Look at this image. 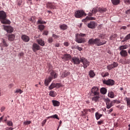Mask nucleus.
Segmentation results:
<instances>
[{"label":"nucleus","mask_w":130,"mask_h":130,"mask_svg":"<svg viewBox=\"0 0 130 130\" xmlns=\"http://www.w3.org/2000/svg\"><path fill=\"white\" fill-rule=\"evenodd\" d=\"M99 95H100V93L99 92V88L96 86L92 87L91 89L90 95L94 96L92 98V101H94V102L99 101V98H100Z\"/></svg>","instance_id":"nucleus-1"},{"label":"nucleus","mask_w":130,"mask_h":130,"mask_svg":"<svg viewBox=\"0 0 130 130\" xmlns=\"http://www.w3.org/2000/svg\"><path fill=\"white\" fill-rule=\"evenodd\" d=\"M106 43V42L101 41V40L99 38H91L88 41V44L89 45H94V44H95V45L97 46H101V45H104V44Z\"/></svg>","instance_id":"nucleus-2"},{"label":"nucleus","mask_w":130,"mask_h":130,"mask_svg":"<svg viewBox=\"0 0 130 130\" xmlns=\"http://www.w3.org/2000/svg\"><path fill=\"white\" fill-rule=\"evenodd\" d=\"M7 15L4 11H0V20L2 24H10V21L6 19Z\"/></svg>","instance_id":"nucleus-3"},{"label":"nucleus","mask_w":130,"mask_h":130,"mask_svg":"<svg viewBox=\"0 0 130 130\" xmlns=\"http://www.w3.org/2000/svg\"><path fill=\"white\" fill-rule=\"evenodd\" d=\"M80 61L82 62L84 69H87L90 66V62L85 58L80 57Z\"/></svg>","instance_id":"nucleus-4"},{"label":"nucleus","mask_w":130,"mask_h":130,"mask_svg":"<svg viewBox=\"0 0 130 130\" xmlns=\"http://www.w3.org/2000/svg\"><path fill=\"white\" fill-rule=\"evenodd\" d=\"M83 16H86V13L83 10H78L75 14V16L76 18H82Z\"/></svg>","instance_id":"nucleus-5"},{"label":"nucleus","mask_w":130,"mask_h":130,"mask_svg":"<svg viewBox=\"0 0 130 130\" xmlns=\"http://www.w3.org/2000/svg\"><path fill=\"white\" fill-rule=\"evenodd\" d=\"M75 41L77 43H85V42H86L85 38H82L78 35H76Z\"/></svg>","instance_id":"nucleus-6"},{"label":"nucleus","mask_w":130,"mask_h":130,"mask_svg":"<svg viewBox=\"0 0 130 130\" xmlns=\"http://www.w3.org/2000/svg\"><path fill=\"white\" fill-rule=\"evenodd\" d=\"M103 84H104L105 85H107V86H113V85H114V83H115V81L111 79H109L107 80H103Z\"/></svg>","instance_id":"nucleus-7"},{"label":"nucleus","mask_w":130,"mask_h":130,"mask_svg":"<svg viewBox=\"0 0 130 130\" xmlns=\"http://www.w3.org/2000/svg\"><path fill=\"white\" fill-rule=\"evenodd\" d=\"M61 86V84L60 83H55L53 82L49 87V90H52L53 89H54V88H60Z\"/></svg>","instance_id":"nucleus-8"},{"label":"nucleus","mask_w":130,"mask_h":130,"mask_svg":"<svg viewBox=\"0 0 130 130\" xmlns=\"http://www.w3.org/2000/svg\"><path fill=\"white\" fill-rule=\"evenodd\" d=\"M106 108L110 109V108H111L112 106H113V102H110V100H109V99H107L106 100Z\"/></svg>","instance_id":"nucleus-9"},{"label":"nucleus","mask_w":130,"mask_h":130,"mask_svg":"<svg viewBox=\"0 0 130 130\" xmlns=\"http://www.w3.org/2000/svg\"><path fill=\"white\" fill-rule=\"evenodd\" d=\"M40 46L38 44L35 43L32 44V49L34 52H36L37 50H40Z\"/></svg>","instance_id":"nucleus-10"},{"label":"nucleus","mask_w":130,"mask_h":130,"mask_svg":"<svg viewBox=\"0 0 130 130\" xmlns=\"http://www.w3.org/2000/svg\"><path fill=\"white\" fill-rule=\"evenodd\" d=\"M96 26H97V23L94 21H90V23L87 24V27L90 29H95Z\"/></svg>","instance_id":"nucleus-11"},{"label":"nucleus","mask_w":130,"mask_h":130,"mask_svg":"<svg viewBox=\"0 0 130 130\" xmlns=\"http://www.w3.org/2000/svg\"><path fill=\"white\" fill-rule=\"evenodd\" d=\"M71 58H72V56H71L70 54H64L61 57V59H63V60H64V61L70 60V59H71Z\"/></svg>","instance_id":"nucleus-12"},{"label":"nucleus","mask_w":130,"mask_h":130,"mask_svg":"<svg viewBox=\"0 0 130 130\" xmlns=\"http://www.w3.org/2000/svg\"><path fill=\"white\" fill-rule=\"evenodd\" d=\"M118 66V63L117 62H114L112 64H109L107 66V69L109 71L112 70V69H114V68H116Z\"/></svg>","instance_id":"nucleus-13"},{"label":"nucleus","mask_w":130,"mask_h":130,"mask_svg":"<svg viewBox=\"0 0 130 130\" xmlns=\"http://www.w3.org/2000/svg\"><path fill=\"white\" fill-rule=\"evenodd\" d=\"M4 29L7 31V33H12L14 31V28L10 25L4 26Z\"/></svg>","instance_id":"nucleus-14"},{"label":"nucleus","mask_w":130,"mask_h":130,"mask_svg":"<svg viewBox=\"0 0 130 130\" xmlns=\"http://www.w3.org/2000/svg\"><path fill=\"white\" fill-rule=\"evenodd\" d=\"M0 46L1 47H8V46H9V43H7V41L5 40V39H2Z\"/></svg>","instance_id":"nucleus-15"},{"label":"nucleus","mask_w":130,"mask_h":130,"mask_svg":"<svg viewBox=\"0 0 130 130\" xmlns=\"http://www.w3.org/2000/svg\"><path fill=\"white\" fill-rule=\"evenodd\" d=\"M49 78L51 79V80H53V79H56V78H57V74H56L54 71H52L50 73V76Z\"/></svg>","instance_id":"nucleus-16"},{"label":"nucleus","mask_w":130,"mask_h":130,"mask_svg":"<svg viewBox=\"0 0 130 130\" xmlns=\"http://www.w3.org/2000/svg\"><path fill=\"white\" fill-rule=\"evenodd\" d=\"M21 39L24 42H29V41H30V38L26 35H23L21 36Z\"/></svg>","instance_id":"nucleus-17"},{"label":"nucleus","mask_w":130,"mask_h":130,"mask_svg":"<svg viewBox=\"0 0 130 130\" xmlns=\"http://www.w3.org/2000/svg\"><path fill=\"white\" fill-rule=\"evenodd\" d=\"M93 13H88V16H87L85 18V21H87V20H89L90 21H92V20H96V18H95L94 17H92L91 16H93Z\"/></svg>","instance_id":"nucleus-18"},{"label":"nucleus","mask_w":130,"mask_h":130,"mask_svg":"<svg viewBox=\"0 0 130 130\" xmlns=\"http://www.w3.org/2000/svg\"><path fill=\"white\" fill-rule=\"evenodd\" d=\"M46 6L48 9H52L53 10L55 9V5H54V3L48 2L47 3Z\"/></svg>","instance_id":"nucleus-19"},{"label":"nucleus","mask_w":130,"mask_h":130,"mask_svg":"<svg viewBox=\"0 0 130 130\" xmlns=\"http://www.w3.org/2000/svg\"><path fill=\"white\" fill-rule=\"evenodd\" d=\"M72 60L75 64H80L81 63V59L78 57H74L72 58Z\"/></svg>","instance_id":"nucleus-20"},{"label":"nucleus","mask_w":130,"mask_h":130,"mask_svg":"<svg viewBox=\"0 0 130 130\" xmlns=\"http://www.w3.org/2000/svg\"><path fill=\"white\" fill-rule=\"evenodd\" d=\"M119 54L123 57H126V56H127V51L125 50H122L120 52Z\"/></svg>","instance_id":"nucleus-21"},{"label":"nucleus","mask_w":130,"mask_h":130,"mask_svg":"<svg viewBox=\"0 0 130 130\" xmlns=\"http://www.w3.org/2000/svg\"><path fill=\"white\" fill-rule=\"evenodd\" d=\"M37 42L41 45V46H44L45 45V42L42 39H38L37 40Z\"/></svg>","instance_id":"nucleus-22"},{"label":"nucleus","mask_w":130,"mask_h":130,"mask_svg":"<svg viewBox=\"0 0 130 130\" xmlns=\"http://www.w3.org/2000/svg\"><path fill=\"white\" fill-rule=\"evenodd\" d=\"M8 40L9 41H14L15 40V37H16V36H15V35L11 34L8 35Z\"/></svg>","instance_id":"nucleus-23"},{"label":"nucleus","mask_w":130,"mask_h":130,"mask_svg":"<svg viewBox=\"0 0 130 130\" xmlns=\"http://www.w3.org/2000/svg\"><path fill=\"white\" fill-rule=\"evenodd\" d=\"M52 103L53 106L56 107H58V106H59V105H60V103L58 101L52 100Z\"/></svg>","instance_id":"nucleus-24"},{"label":"nucleus","mask_w":130,"mask_h":130,"mask_svg":"<svg viewBox=\"0 0 130 130\" xmlns=\"http://www.w3.org/2000/svg\"><path fill=\"white\" fill-rule=\"evenodd\" d=\"M106 11H107V9H106V8L99 7L98 8V12L101 14H103V13H105Z\"/></svg>","instance_id":"nucleus-25"},{"label":"nucleus","mask_w":130,"mask_h":130,"mask_svg":"<svg viewBox=\"0 0 130 130\" xmlns=\"http://www.w3.org/2000/svg\"><path fill=\"white\" fill-rule=\"evenodd\" d=\"M37 23L38 24V25H39V24H40L41 25H43V24H46V22L42 20V18L39 17L38 18V21H37Z\"/></svg>","instance_id":"nucleus-26"},{"label":"nucleus","mask_w":130,"mask_h":130,"mask_svg":"<svg viewBox=\"0 0 130 130\" xmlns=\"http://www.w3.org/2000/svg\"><path fill=\"white\" fill-rule=\"evenodd\" d=\"M51 81H52V80L50 78L45 79L44 81V84L45 86H46L47 87L48 86V85H49V83H50Z\"/></svg>","instance_id":"nucleus-27"},{"label":"nucleus","mask_w":130,"mask_h":130,"mask_svg":"<svg viewBox=\"0 0 130 130\" xmlns=\"http://www.w3.org/2000/svg\"><path fill=\"white\" fill-rule=\"evenodd\" d=\"M111 2L114 6H117L120 3V0H111Z\"/></svg>","instance_id":"nucleus-28"},{"label":"nucleus","mask_w":130,"mask_h":130,"mask_svg":"<svg viewBox=\"0 0 130 130\" xmlns=\"http://www.w3.org/2000/svg\"><path fill=\"white\" fill-rule=\"evenodd\" d=\"M88 111H89V110L88 109H83V111L81 112L82 116H85L87 115V114H88Z\"/></svg>","instance_id":"nucleus-29"},{"label":"nucleus","mask_w":130,"mask_h":130,"mask_svg":"<svg viewBox=\"0 0 130 130\" xmlns=\"http://www.w3.org/2000/svg\"><path fill=\"white\" fill-rule=\"evenodd\" d=\"M59 27L61 30H67V29H68V25L65 24H62L60 25Z\"/></svg>","instance_id":"nucleus-30"},{"label":"nucleus","mask_w":130,"mask_h":130,"mask_svg":"<svg viewBox=\"0 0 130 130\" xmlns=\"http://www.w3.org/2000/svg\"><path fill=\"white\" fill-rule=\"evenodd\" d=\"M45 28V26L42 24H40L38 26V29H39V30H40L41 32H42Z\"/></svg>","instance_id":"nucleus-31"},{"label":"nucleus","mask_w":130,"mask_h":130,"mask_svg":"<svg viewBox=\"0 0 130 130\" xmlns=\"http://www.w3.org/2000/svg\"><path fill=\"white\" fill-rule=\"evenodd\" d=\"M127 47H128V46L126 45H122L119 47V50H121V51L124 50V49H126V48H127Z\"/></svg>","instance_id":"nucleus-32"},{"label":"nucleus","mask_w":130,"mask_h":130,"mask_svg":"<svg viewBox=\"0 0 130 130\" xmlns=\"http://www.w3.org/2000/svg\"><path fill=\"white\" fill-rule=\"evenodd\" d=\"M49 95L51 97H55L56 96V92L53 90H51L49 93Z\"/></svg>","instance_id":"nucleus-33"},{"label":"nucleus","mask_w":130,"mask_h":130,"mask_svg":"<svg viewBox=\"0 0 130 130\" xmlns=\"http://www.w3.org/2000/svg\"><path fill=\"white\" fill-rule=\"evenodd\" d=\"M89 75L91 78H94L95 77V73L92 70H90Z\"/></svg>","instance_id":"nucleus-34"},{"label":"nucleus","mask_w":130,"mask_h":130,"mask_svg":"<svg viewBox=\"0 0 130 130\" xmlns=\"http://www.w3.org/2000/svg\"><path fill=\"white\" fill-rule=\"evenodd\" d=\"M107 92V89H106V88L103 87L101 89V93L102 94H103L104 95L106 94Z\"/></svg>","instance_id":"nucleus-35"},{"label":"nucleus","mask_w":130,"mask_h":130,"mask_svg":"<svg viewBox=\"0 0 130 130\" xmlns=\"http://www.w3.org/2000/svg\"><path fill=\"white\" fill-rule=\"evenodd\" d=\"M108 96L110 98H114V93L112 91H110L108 93Z\"/></svg>","instance_id":"nucleus-36"},{"label":"nucleus","mask_w":130,"mask_h":130,"mask_svg":"<svg viewBox=\"0 0 130 130\" xmlns=\"http://www.w3.org/2000/svg\"><path fill=\"white\" fill-rule=\"evenodd\" d=\"M102 114H100L98 113H95V117L96 119H97V120H98V119H100V118L102 116Z\"/></svg>","instance_id":"nucleus-37"},{"label":"nucleus","mask_w":130,"mask_h":130,"mask_svg":"<svg viewBox=\"0 0 130 130\" xmlns=\"http://www.w3.org/2000/svg\"><path fill=\"white\" fill-rule=\"evenodd\" d=\"M70 74V72H67L66 71H64L63 74H62V78H66V77H67V76H68V74Z\"/></svg>","instance_id":"nucleus-38"},{"label":"nucleus","mask_w":130,"mask_h":130,"mask_svg":"<svg viewBox=\"0 0 130 130\" xmlns=\"http://www.w3.org/2000/svg\"><path fill=\"white\" fill-rule=\"evenodd\" d=\"M130 60L129 59H125L124 61L122 62V64H126V63H129Z\"/></svg>","instance_id":"nucleus-39"},{"label":"nucleus","mask_w":130,"mask_h":130,"mask_svg":"<svg viewBox=\"0 0 130 130\" xmlns=\"http://www.w3.org/2000/svg\"><path fill=\"white\" fill-rule=\"evenodd\" d=\"M98 12V8H94L91 11V12L93 14H96Z\"/></svg>","instance_id":"nucleus-40"},{"label":"nucleus","mask_w":130,"mask_h":130,"mask_svg":"<svg viewBox=\"0 0 130 130\" xmlns=\"http://www.w3.org/2000/svg\"><path fill=\"white\" fill-rule=\"evenodd\" d=\"M126 101L127 102V106L130 108V98H126Z\"/></svg>","instance_id":"nucleus-41"},{"label":"nucleus","mask_w":130,"mask_h":130,"mask_svg":"<svg viewBox=\"0 0 130 130\" xmlns=\"http://www.w3.org/2000/svg\"><path fill=\"white\" fill-rule=\"evenodd\" d=\"M14 93H19L20 94H22L23 91L20 89H17L14 91Z\"/></svg>","instance_id":"nucleus-42"},{"label":"nucleus","mask_w":130,"mask_h":130,"mask_svg":"<svg viewBox=\"0 0 130 130\" xmlns=\"http://www.w3.org/2000/svg\"><path fill=\"white\" fill-rule=\"evenodd\" d=\"M102 77L103 78H105V77H107V76H109V73L108 72L106 73L105 74L104 73H102L101 74Z\"/></svg>","instance_id":"nucleus-43"},{"label":"nucleus","mask_w":130,"mask_h":130,"mask_svg":"<svg viewBox=\"0 0 130 130\" xmlns=\"http://www.w3.org/2000/svg\"><path fill=\"white\" fill-rule=\"evenodd\" d=\"M50 117L51 118H56V119L59 120V118H58V116L57 115V114H55L54 115L50 116Z\"/></svg>","instance_id":"nucleus-44"},{"label":"nucleus","mask_w":130,"mask_h":130,"mask_svg":"<svg viewBox=\"0 0 130 130\" xmlns=\"http://www.w3.org/2000/svg\"><path fill=\"white\" fill-rule=\"evenodd\" d=\"M75 49H78L79 51H82V50H83V49H82L81 47H80V46H79V45L75 46Z\"/></svg>","instance_id":"nucleus-45"},{"label":"nucleus","mask_w":130,"mask_h":130,"mask_svg":"<svg viewBox=\"0 0 130 130\" xmlns=\"http://www.w3.org/2000/svg\"><path fill=\"white\" fill-rule=\"evenodd\" d=\"M31 123V121H26L23 122V124L24 125H28V124H30Z\"/></svg>","instance_id":"nucleus-46"},{"label":"nucleus","mask_w":130,"mask_h":130,"mask_svg":"<svg viewBox=\"0 0 130 130\" xmlns=\"http://www.w3.org/2000/svg\"><path fill=\"white\" fill-rule=\"evenodd\" d=\"M76 35H78V36H80V37H85V36H86V34H82V33L77 34Z\"/></svg>","instance_id":"nucleus-47"},{"label":"nucleus","mask_w":130,"mask_h":130,"mask_svg":"<svg viewBox=\"0 0 130 130\" xmlns=\"http://www.w3.org/2000/svg\"><path fill=\"white\" fill-rule=\"evenodd\" d=\"M48 42L49 43H52V42H53V39H52V37L49 38Z\"/></svg>","instance_id":"nucleus-48"},{"label":"nucleus","mask_w":130,"mask_h":130,"mask_svg":"<svg viewBox=\"0 0 130 130\" xmlns=\"http://www.w3.org/2000/svg\"><path fill=\"white\" fill-rule=\"evenodd\" d=\"M52 37L54 38V39H57L59 38V37L55 34L52 35Z\"/></svg>","instance_id":"nucleus-49"},{"label":"nucleus","mask_w":130,"mask_h":130,"mask_svg":"<svg viewBox=\"0 0 130 130\" xmlns=\"http://www.w3.org/2000/svg\"><path fill=\"white\" fill-rule=\"evenodd\" d=\"M7 125H8L9 126H13V122H12V121H8L7 122Z\"/></svg>","instance_id":"nucleus-50"},{"label":"nucleus","mask_w":130,"mask_h":130,"mask_svg":"<svg viewBox=\"0 0 130 130\" xmlns=\"http://www.w3.org/2000/svg\"><path fill=\"white\" fill-rule=\"evenodd\" d=\"M112 111H113V108H111L110 110L107 111V112L108 114H110Z\"/></svg>","instance_id":"nucleus-51"},{"label":"nucleus","mask_w":130,"mask_h":130,"mask_svg":"<svg viewBox=\"0 0 130 130\" xmlns=\"http://www.w3.org/2000/svg\"><path fill=\"white\" fill-rule=\"evenodd\" d=\"M124 3H125V4L126 5H129L130 1L129 0H124Z\"/></svg>","instance_id":"nucleus-52"},{"label":"nucleus","mask_w":130,"mask_h":130,"mask_svg":"<svg viewBox=\"0 0 130 130\" xmlns=\"http://www.w3.org/2000/svg\"><path fill=\"white\" fill-rule=\"evenodd\" d=\"M46 121H47V119H45L44 121H42V126H44V125L45 124V123H46Z\"/></svg>","instance_id":"nucleus-53"},{"label":"nucleus","mask_w":130,"mask_h":130,"mask_svg":"<svg viewBox=\"0 0 130 130\" xmlns=\"http://www.w3.org/2000/svg\"><path fill=\"white\" fill-rule=\"evenodd\" d=\"M34 20H35V17L34 16H32L29 18V21H30V22H34Z\"/></svg>","instance_id":"nucleus-54"},{"label":"nucleus","mask_w":130,"mask_h":130,"mask_svg":"<svg viewBox=\"0 0 130 130\" xmlns=\"http://www.w3.org/2000/svg\"><path fill=\"white\" fill-rule=\"evenodd\" d=\"M88 111L89 112H94V111H95V109L94 108L89 109H88Z\"/></svg>","instance_id":"nucleus-55"},{"label":"nucleus","mask_w":130,"mask_h":130,"mask_svg":"<svg viewBox=\"0 0 130 130\" xmlns=\"http://www.w3.org/2000/svg\"><path fill=\"white\" fill-rule=\"evenodd\" d=\"M102 123H103V120H100V121L98 122V124H99V125L102 124Z\"/></svg>","instance_id":"nucleus-56"},{"label":"nucleus","mask_w":130,"mask_h":130,"mask_svg":"<svg viewBox=\"0 0 130 130\" xmlns=\"http://www.w3.org/2000/svg\"><path fill=\"white\" fill-rule=\"evenodd\" d=\"M43 35H48V31L45 30L43 32Z\"/></svg>","instance_id":"nucleus-57"},{"label":"nucleus","mask_w":130,"mask_h":130,"mask_svg":"<svg viewBox=\"0 0 130 130\" xmlns=\"http://www.w3.org/2000/svg\"><path fill=\"white\" fill-rule=\"evenodd\" d=\"M64 46H69V42H65L63 43Z\"/></svg>","instance_id":"nucleus-58"},{"label":"nucleus","mask_w":130,"mask_h":130,"mask_svg":"<svg viewBox=\"0 0 130 130\" xmlns=\"http://www.w3.org/2000/svg\"><path fill=\"white\" fill-rule=\"evenodd\" d=\"M5 109H6V108L5 107H2L1 108V111H2V112H3V111H4V110H5Z\"/></svg>","instance_id":"nucleus-59"},{"label":"nucleus","mask_w":130,"mask_h":130,"mask_svg":"<svg viewBox=\"0 0 130 130\" xmlns=\"http://www.w3.org/2000/svg\"><path fill=\"white\" fill-rule=\"evenodd\" d=\"M126 14H130V9L127 10L126 11Z\"/></svg>","instance_id":"nucleus-60"},{"label":"nucleus","mask_w":130,"mask_h":130,"mask_svg":"<svg viewBox=\"0 0 130 130\" xmlns=\"http://www.w3.org/2000/svg\"><path fill=\"white\" fill-rule=\"evenodd\" d=\"M13 86H14V84H11L9 85V88H12Z\"/></svg>","instance_id":"nucleus-61"},{"label":"nucleus","mask_w":130,"mask_h":130,"mask_svg":"<svg viewBox=\"0 0 130 130\" xmlns=\"http://www.w3.org/2000/svg\"><path fill=\"white\" fill-rule=\"evenodd\" d=\"M7 129V130H13V129H14V128H12V127H8Z\"/></svg>","instance_id":"nucleus-62"},{"label":"nucleus","mask_w":130,"mask_h":130,"mask_svg":"<svg viewBox=\"0 0 130 130\" xmlns=\"http://www.w3.org/2000/svg\"><path fill=\"white\" fill-rule=\"evenodd\" d=\"M121 29H123L124 30H125V29H126V26H122Z\"/></svg>","instance_id":"nucleus-63"},{"label":"nucleus","mask_w":130,"mask_h":130,"mask_svg":"<svg viewBox=\"0 0 130 130\" xmlns=\"http://www.w3.org/2000/svg\"><path fill=\"white\" fill-rule=\"evenodd\" d=\"M102 110H103V111H104L105 112V111H106V108H104L102 109Z\"/></svg>","instance_id":"nucleus-64"}]
</instances>
